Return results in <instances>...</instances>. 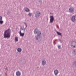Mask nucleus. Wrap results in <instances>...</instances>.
<instances>
[{"mask_svg":"<svg viewBox=\"0 0 76 76\" xmlns=\"http://www.w3.org/2000/svg\"><path fill=\"white\" fill-rule=\"evenodd\" d=\"M19 75H20V73H19Z\"/></svg>","mask_w":76,"mask_h":76,"instance_id":"412c9836","label":"nucleus"},{"mask_svg":"<svg viewBox=\"0 0 76 76\" xmlns=\"http://www.w3.org/2000/svg\"><path fill=\"white\" fill-rule=\"evenodd\" d=\"M31 15H32V14L31 13H29V14H28V15L29 16H31Z\"/></svg>","mask_w":76,"mask_h":76,"instance_id":"aec40b11","label":"nucleus"},{"mask_svg":"<svg viewBox=\"0 0 76 76\" xmlns=\"http://www.w3.org/2000/svg\"><path fill=\"white\" fill-rule=\"evenodd\" d=\"M16 75L17 76H19V72H17L16 73Z\"/></svg>","mask_w":76,"mask_h":76,"instance_id":"ddd939ff","label":"nucleus"},{"mask_svg":"<svg viewBox=\"0 0 76 76\" xmlns=\"http://www.w3.org/2000/svg\"><path fill=\"white\" fill-rule=\"evenodd\" d=\"M11 35V30L10 29H8L6 30L5 31L4 34V38H9Z\"/></svg>","mask_w":76,"mask_h":76,"instance_id":"f257e3e1","label":"nucleus"},{"mask_svg":"<svg viewBox=\"0 0 76 76\" xmlns=\"http://www.w3.org/2000/svg\"><path fill=\"white\" fill-rule=\"evenodd\" d=\"M25 10L26 12H29V10L26 8H25Z\"/></svg>","mask_w":76,"mask_h":76,"instance_id":"4468645a","label":"nucleus"},{"mask_svg":"<svg viewBox=\"0 0 76 76\" xmlns=\"http://www.w3.org/2000/svg\"><path fill=\"white\" fill-rule=\"evenodd\" d=\"M22 51V49L20 48L19 49V52H21Z\"/></svg>","mask_w":76,"mask_h":76,"instance_id":"f3484780","label":"nucleus"},{"mask_svg":"<svg viewBox=\"0 0 76 76\" xmlns=\"http://www.w3.org/2000/svg\"><path fill=\"white\" fill-rule=\"evenodd\" d=\"M37 40L38 39V38H37Z\"/></svg>","mask_w":76,"mask_h":76,"instance_id":"4be33fe9","label":"nucleus"},{"mask_svg":"<svg viewBox=\"0 0 76 76\" xmlns=\"http://www.w3.org/2000/svg\"><path fill=\"white\" fill-rule=\"evenodd\" d=\"M57 33L58 34V35H61V33L58 31L57 32Z\"/></svg>","mask_w":76,"mask_h":76,"instance_id":"dca6fc26","label":"nucleus"},{"mask_svg":"<svg viewBox=\"0 0 76 76\" xmlns=\"http://www.w3.org/2000/svg\"><path fill=\"white\" fill-rule=\"evenodd\" d=\"M71 20L72 22H75L76 20V19H75V16H73L71 18Z\"/></svg>","mask_w":76,"mask_h":76,"instance_id":"423d86ee","label":"nucleus"},{"mask_svg":"<svg viewBox=\"0 0 76 76\" xmlns=\"http://www.w3.org/2000/svg\"><path fill=\"white\" fill-rule=\"evenodd\" d=\"M15 41H18V38L17 37H15Z\"/></svg>","mask_w":76,"mask_h":76,"instance_id":"2eb2a0df","label":"nucleus"},{"mask_svg":"<svg viewBox=\"0 0 76 76\" xmlns=\"http://www.w3.org/2000/svg\"><path fill=\"white\" fill-rule=\"evenodd\" d=\"M40 16V12H38L37 13V14L36 16Z\"/></svg>","mask_w":76,"mask_h":76,"instance_id":"9b49d317","label":"nucleus"},{"mask_svg":"<svg viewBox=\"0 0 76 76\" xmlns=\"http://www.w3.org/2000/svg\"><path fill=\"white\" fill-rule=\"evenodd\" d=\"M58 47L59 49H60L61 47V46H60L59 45L58 46Z\"/></svg>","mask_w":76,"mask_h":76,"instance_id":"a211bd4d","label":"nucleus"},{"mask_svg":"<svg viewBox=\"0 0 76 76\" xmlns=\"http://www.w3.org/2000/svg\"><path fill=\"white\" fill-rule=\"evenodd\" d=\"M74 53H75V51H74Z\"/></svg>","mask_w":76,"mask_h":76,"instance_id":"5701e85b","label":"nucleus"},{"mask_svg":"<svg viewBox=\"0 0 76 76\" xmlns=\"http://www.w3.org/2000/svg\"><path fill=\"white\" fill-rule=\"evenodd\" d=\"M20 35L21 37H23V36H24V35H25V33H21V32H20Z\"/></svg>","mask_w":76,"mask_h":76,"instance_id":"6e6552de","label":"nucleus"},{"mask_svg":"<svg viewBox=\"0 0 76 76\" xmlns=\"http://www.w3.org/2000/svg\"><path fill=\"white\" fill-rule=\"evenodd\" d=\"M42 64L43 65H44L46 64V61H43L42 62Z\"/></svg>","mask_w":76,"mask_h":76,"instance_id":"9d476101","label":"nucleus"},{"mask_svg":"<svg viewBox=\"0 0 76 76\" xmlns=\"http://www.w3.org/2000/svg\"><path fill=\"white\" fill-rule=\"evenodd\" d=\"M54 72L55 75H57L58 73V71L57 70H56L54 71Z\"/></svg>","mask_w":76,"mask_h":76,"instance_id":"0eeeda50","label":"nucleus"},{"mask_svg":"<svg viewBox=\"0 0 76 76\" xmlns=\"http://www.w3.org/2000/svg\"><path fill=\"white\" fill-rule=\"evenodd\" d=\"M74 11V9L73 7H71L69 10V12L71 13L73 12Z\"/></svg>","mask_w":76,"mask_h":76,"instance_id":"7ed1b4c3","label":"nucleus"},{"mask_svg":"<svg viewBox=\"0 0 76 76\" xmlns=\"http://www.w3.org/2000/svg\"><path fill=\"white\" fill-rule=\"evenodd\" d=\"M38 30L37 29V28L35 29L34 31V34H37V32H38Z\"/></svg>","mask_w":76,"mask_h":76,"instance_id":"1a4fd4ad","label":"nucleus"},{"mask_svg":"<svg viewBox=\"0 0 76 76\" xmlns=\"http://www.w3.org/2000/svg\"><path fill=\"white\" fill-rule=\"evenodd\" d=\"M71 46L72 47H73V48H75V47H76V42H72L71 43Z\"/></svg>","mask_w":76,"mask_h":76,"instance_id":"f03ea898","label":"nucleus"},{"mask_svg":"<svg viewBox=\"0 0 76 76\" xmlns=\"http://www.w3.org/2000/svg\"><path fill=\"white\" fill-rule=\"evenodd\" d=\"M17 51L18 52H19V48H18L17 49Z\"/></svg>","mask_w":76,"mask_h":76,"instance_id":"6ab92c4d","label":"nucleus"},{"mask_svg":"<svg viewBox=\"0 0 76 76\" xmlns=\"http://www.w3.org/2000/svg\"><path fill=\"white\" fill-rule=\"evenodd\" d=\"M3 21L2 20V17L0 16V24H3Z\"/></svg>","mask_w":76,"mask_h":76,"instance_id":"20e7f679","label":"nucleus"},{"mask_svg":"<svg viewBox=\"0 0 76 76\" xmlns=\"http://www.w3.org/2000/svg\"><path fill=\"white\" fill-rule=\"evenodd\" d=\"M41 34V32L39 31V32H38L37 34V37H39V36L40 35V34Z\"/></svg>","mask_w":76,"mask_h":76,"instance_id":"f8f14e48","label":"nucleus"},{"mask_svg":"<svg viewBox=\"0 0 76 76\" xmlns=\"http://www.w3.org/2000/svg\"><path fill=\"white\" fill-rule=\"evenodd\" d=\"M50 22L52 23L53 22V20H54V17L53 16H50Z\"/></svg>","mask_w":76,"mask_h":76,"instance_id":"39448f33","label":"nucleus"}]
</instances>
